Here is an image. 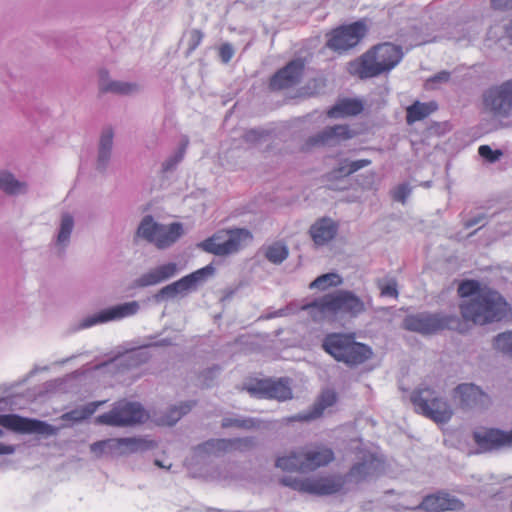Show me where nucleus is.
Here are the masks:
<instances>
[{"mask_svg": "<svg viewBox=\"0 0 512 512\" xmlns=\"http://www.w3.org/2000/svg\"><path fill=\"white\" fill-rule=\"evenodd\" d=\"M383 470L384 461L380 457L371 452H364L345 475L306 478L284 476L280 479V483L301 493L331 495L344 491L348 484L359 485L377 478Z\"/></svg>", "mask_w": 512, "mask_h": 512, "instance_id": "obj_1", "label": "nucleus"}, {"mask_svg": "<svg viewBox=\"0 0 512 512\" xmlns=\"http://www.w3.org/2000/svg\"><path fill=\"white\" fill-rule=\"evenodd\" d=\"M457 292L461 298H469L460 305L462 317L476 325L501 321L509 312V304L498 291L476 280L462 281Z\"/></svg>", "mask_w": 512, "mask_h": 512, "instance_id": "obj_2", "label": "nucleus"}, {"mask_svg": "<svg viewBox=\"0 0 512 512\" xmlns=\"http://www.w3.org/2000/svg\"><path fill=\"white\" fill-rule=\"evenodd\" d=\"M301 309L307 311L314 321L355 318L365 312L363 300L348 290H339L326 294L304 304Z\"/></svg>", "mask_w": 512, "mask_h": 512, "instance_id": "obj_3", "label": "nucleus"}, {"mask_svg": "<svg viewBox=\"0 0 512 512\" xmlns=\"http://www.w3.org/2000/svg\"><path fill=\"white\" fill-rule=\"evenodd\" d=\"M334 459V451L328 445L309 443L298 451L278 457L276 467L284 471L310 472L328 466Z\"/></svg>", "mask_w": 512, "mask_h": 512, "instance_id": "obj_4", "label": "nucleus"}, {"mask_svg": "<svg viewBox=\"0 0 512 512\" xmlns=\"http://www.w3.org/2000/svg\"><path fill=\"white\" fill-rule=\"evenodd\" d=\"M322 347L336 361L343 362L349 367L359 366L371 359L372 349L357 342L353 334L331 333L322 343Z\"/></svg>", "mask_w": 512, "mask_h": 512, "instance_id": "obj_5", "label": "nucleus"}, {"mask_svg": "<svg viewBox=\"0 0 512 512\" xmlns=\"http://www.w3.org/2000/svg\"><path fill=\"white\" fill-rule=\"evenodd\" d=\"M322 347L336 361L343 362L349 367L359 366L371 359L372 349L357 342L353 334L331 333L322 343Z\"/></svg>", "mask_w": 512, "mask_h": 512, "instance_id": "obj_6", "label": "nucleus"}, {"mask_svg": "<svg viewBox=\"0 0 512 512\" xmlns=\"http://www.w3.org/2000/svg\"><path fill=\"white\" fill-rule=\"evenodd\" d=\"M402 47L390 42L378 44L361 58L358 74L361 79L373 78L392 70L402 59Z\"/></svg>", "mask_w": 512, "mask_h": 512, "instance_id": "obj_7", "label": "nucleus"}, {"mask_svg": "<svg viewBox=\"0 0 512 512\" xmlns=\"http://www.w3.org/2000/svg\"><path fill=\"white\" fill-rule=\"evenodd\" d=\"M252 239L253 235L248 229H222L200 242L198 247L216 256H228L239 252Z\"/></svg>", "mask_w": 512, "mask_h": 512, "instance_id": "obj_8", "label": "nucleus"}, {"mask_svg": "<svg viewBox=\"0 0 512 512\" xmlns=\"http://www.w3.org/2000/svg\"><path fill=\"white\" fill-rule=\"evenodd\" d=\"M410 399L415 412L438 424L447 423L453 415L450 405L435 390L428 387L415 389Z\"/></svg>", "mask_w": 512, "mask_h": 512, "instance_id": "obj_9", "label": "nucleus"}, {"mask_svg": "<svg viewBox=\"0 0 512 512\" xmlns=\"http://www.w3.org/2000/svg\"><path fill=\"white\" fill-rule=\"evenodd\" d=\"M184 228L179 222L160 224L153 220V217L145 216L138 229L137 236L154 244L158 249H166L173 245L183 235Z\"/></svg>", "mask_w": 512, "mask_h": 512, "instance_id": "obj_10", "label": "nucleus"}, {"mask_svg": "<svg viewBox=\"0 0 512 512\" xmlns=\"http://www.w3.org/2000/svg\"><path fill=\"white\" fill-rule=\"evenodd\" d=\"M147 414L140 403L126 399L114 403L113 407L95 418V423L111 427H131L141 424Z\"/></svg>", "mask_w": 512, "mask_h": 512, "instance_id": "obj_11", "label": "nucleus"}, {"mask_svg": "<svg viewBox=\"0 0 512 512\" xmlns=\"http://www.w3.org/2000/svg\"><path fill=\"white\" fill-rule=\"evenodd\" d=\"M460 320L455 316H444L440 314L418 313L407 316L403 326L406 330L418 332L423 335H431L446 329L463 332L460 327Z\"/></svg>", "mask_w": 512, "mask_h": 512, "instance_id": "obj_12", "label": "nucleus"}, {"mask_svg": "<svg viewBox=\"0 0 512 512\" xmlns=\"http://www.w3.org/2000/svg\"><path fill=\"white\" fill-rule=\"evenodd\" d=\"M251 396L264 399L286 401L292 398L291 381L289 378L254 379L242 388Z\"/></svg>", "mask_w": 512, "mask_h": 512, "instance_id": "obj_13", "label": "nucleus"}, {"mask_svg": "<svg viewBox=\"0 0 512 512\" xmlns=\"http://www.w3.org/2000/svg\"><path fill=\"white\" fill-rule=\"evenodd\" d=\"M483 104L493 116L507 118L512 112V80L488 89L483 95Z\"/></svg>", "mask_w": 512, "mask_h": 512, "instance_id": "obj_14", "label": "nucleus"}, {"mask_svg": "<svg viewBox=\"0 0 512 512\" xmlns=\"http://www.w3.org/2000/svg\"><path fill=\"white\" fill-rule=\"evenodd\" d=\"M0 426L21 434L55 435L57 433V428L44 421L17 414H0Z\"/></svg>", "mask_w": 512, "mask_h": 512, "instance_id": "obj_15", "label": "nucleus"}, {"mask_svg": "<svg viewBox=\"0 0 512 512\" xmlns=\"http://www.w3.org/2000/svg\"><path fill=\"white\" fill-rule=\"evenodd\" d=\"M356 133L346 124L327 126L316 134L308 137L304 144L305 150L322 147H336L342 142L352 139Z\"/></svg>", "mask_w": 512, "mask_h": 512, "instance_id": "obj_16", "label": "nucleus"}, {"mask_svg": "<svg viewBox=\"0 0 512 512\" xmlns=\"http://www.w3.org/2000/svg\"><path fill=\"white\" fill-rule=\"evenodd\" d=\"M367 27L364 22L356 21L334 29L327 41V47L334 51H346L356 46L366 35Z\"/></svg>", "mask_w": 512, "mask_h": 512, "instance_id": "obj_17", "label": "nucleus"}, {"mask_svg": "<svg viewBox=\"0 0 512 512\" xmlns=\"http://www.w3.org/2000/svg\"><path fill=\"white\" fill-rule=\"evenodd\" d=\"M213 274L214 267L209 264L163 287L160 290V295L172 298L179 294H187L196 290L200 284L204 283Z\"/></svg>", "mask_w": 512, "mask_h": 512, "instance_id": "obj_18", "label": "nucleus"}, {"mask_svg": "<svg viewBox=\"0 0 512 512\" xmlns=\"http://www.w3.org/2000/svg\"><path fill=\"white\" fill-rule=\"evenodd\" d=\"M304 67L302 59L291 60L271 76L269 89L271 91H281L298 85L301 82Z\"/></svg>", "mask_w": 512, "mask_h": 512, "instance_id": "obj_19", "label": "nucleus"}, {"mask_svg": "<svg viewBox=\"0 0 512 512\" xmlns=\"http://www.w3.org/2000/svg\"><path fill=\"white\" fill-rule=\"evenodd\" d=\"M464 508V503L447 492L439 491L426 495L421 503L413 510L425 512L459 511Z\"/></svg>", "mask_w": 512, "mask_h": 512, "instance_id": "obj_20", "label": "nucleus"}, {"mask_svg": "<svg viewBox=\"0 0 512 512\" xmlns=\"http://www.w3.org/2000/svg\"><path fill=\"white\" fill-rule=\"evenodd\" d=\"M473 439L483 451H491L512 446V429L502 431L495 428H484L473 433Z\"/></svg>", "mask_w": 512, "mask_h": 512, "instance_id": "obj_21", "label": "nucleus"}, {"mask_svg": "<svg viewBox=\"0 0 512 512\" xmlns=\"http://www.w3.org/2000/svg\"><path fill=\"white\" fill-rule=\"evenodd\" d=\"M139 310V304L131 301L119 304L100 311L99 313L84 319L82 326L87 328L98 323H105L113 320H119L128 316H132Z\"/></svg>", "mask_w": 512, "mask_h": 512, "instance_id": "obj_22", "label": "nucleus"}, {"mask_svg": "<svg viewBox=\"0 0 512 512\" xmlns=\"http://www.w3.org/2000/svg\"><path fill=\"white\" fill-rule=\"evenodd\" d=\"M339 224L329 217L317 219L309 228V236L317 247L325 246L335 239Z\"/></svg>", "mask_w": 512, "mask_h": 512, "instance_id": "obj_23", "label": "nucleus"}, {"mask_svg": "<svg viewBox=\"0 0 512 512\" xmlns=\"http://www.w3.org/2000/svg\"><path fill=\"white\" fill-rule=\"evenodd\" d=\"M455 397L459 398L462 408L484 407L489 403L488 395L474 384H460L455 389Z\"/></svg>", "mask_w": 512, "mask_h": 512, "instance_id": "obj_24", "label": "nucleus"}, {"mask_svg": "<svg viewBox=\"0 0 512 512\" xmlns=\"http://www.w3.org/2000/svg\"><path fill=\"white\" fill-rule=\"evenodd\" d=\"M99 91L115 95H132L139 92V85L134 82L111 80L106 69L99 71Z\"/></svg>", "mask_w": 512, "mask_h": 512, "instance_id": "obj_25", "label": "nucleus"}, {"mask_svg": "<svg viewBox=\"0 0 512 512\" xmlns=\"http://www.w3.org/2000/svg\"><path fill=\"white\" fill-rule=\"evenodd\" d=\"M107 441V456L120 457L135 453L145 448V442L135 437L110 438Z\"/></svg>", "mask_w": 512, "mask_h": 512, "instance_id": "obj_26", "label": "nucleus"}, {"mask_svg": "<svg viewBox=\"0 0 512 512\" xmlns=\"http://www.w3.org/2000/svg\"><path fill=\"white\" fill-rule=\"evenodd\" d=\"M113 139V129L111 127L104 128L99 138L95 162V169L100 173H104L109 166L112 156Z\"/></svg>", "mask_w": 512, "mask_h": 512, "instance_id": "obj_27", "label": "nucleus"}, {"mask_svg": "<svg viewBox=\"0 0 512 512\" xmlns=\"http://www.w3.org/2000/svg\"><path fill=\"white\" fill-rule=\"evenodd\" d=\"M178 271L176 263L169 262L151 269L135 281L137 287L153 286L173 277Z\"/></svg>", "mask_w": 512, "mask_h": 512, "instance_id": "obj_28", "label": "nucleus"}, {"mask_svg": "<svg viewBox=\"0 0 512 512\" xmlns=\"http://www.w3.org/2000/svg\"><path fill=\"white\" fill-rule=\"evenodd\" d=\"M364 109L363 102L356 98L339 99L328 111L330 118H344L348 116H356Z\"/></svg>", "mask_w": 512, "mask_h": 512, "instance_id": "obj_29", "label": "nucleus"}, {"mask_svg": "<svg viewBox=\"0 0 512 512\" xmlns=\"http://www.w3.org/2000/svg\"><path fill=\"white\" fill-rule=\"evenodd\" d=\"M337 401V394L331 389L322 391L316 402L307 414L299 416L300 420H313L322 416L325 409L333 406Z\"/></svg>", "mask_w": 512, "mask_h": 512, "instance_id": "obj_30", "label": "nucleus"}, {"mask_svg": "<svg viewBox=\"0 0 512 512\" xmlns=\"http://www.w3.org/2000/svg\"><path fill=\"white\" fill-rule=\"evenodd\" d=\"M189 143V137L187 135H182L177 149L162 162V173L167 174L176 170L177 166L183 161L185 157Z\"/></svg>", "mask_w": 512, "mask_h": 512, "instance_id": "obj_31", "label": "nucleus"}, {"mask_svg": "<svg viewBox=\"0 0 512 512\" xmlns=\"http://www.w3.org/2000/svg\"><path fill=\"white\" fill-rule=\"evenodd\" d=\"M211 450L215 451H232V450H245L253 446V441L249 438H236V439H216L206 443Z\"/></svg>", "mask_w": 512, "mask_h": 512, "instance_id": "obj_32", "label": "nucleus"}, {"mask_svg": "<svg viewBox=\"0 0 512 512\" xmlns=\"http://www.w3.org/2000/svg\"><path fill=\"white\" fill-rule=\"evenodd\" d=\"M437 108V103L434 101L428 103L416 101L407 108L406 121L408 124L421 121L428 117L432 112L436 111Z\"/></svg>", "mask_w": 512, "mask_h": 512, "instance_id": "obj_33", "label": "nucleus"}, {"mask_svg": "<svg viewBox=\"0 0 512 512\" xmlns=\"http://www.w3.org/2000/svg\"><path fill=\"white\" fill-rule=\"evenodd\" d=\"M104 403H105V401L90 402L82 408L74 409V410L64 413L61 416V419L64 421H73V422L83 421L84 419H86L89 416H91L92 414H94L96 412V410Z\"/></svg>", "mask_w": 512, "mask_h": 512, "instance_id": "obj_34", "label": "nucleus"}, {"mask_svg": "<svg viewBox=\"0 0 512 512\" xmlns=\"http://www.w3.org/2000/svg\"><path fill=\"white\" fill-rule=\"evenodd\" d=\"M27 189L25 182L19 181L15 176L7 171L0 170V190L2 192H19Z\"/></svg>", "mask_w": 512, "mask_h": 512, "instance_id": "obj_35", "label": "nucleus"}, {"mask_svg": "<svg viewBox=\"0 0 512 512\" xmlns=\"http://www.w3.org/2000/svg\"><path fill=\"white\" fill-rule=\"evenodd\" d=\"M342 284V278L336 273H327L318 276L309 285L310 289L326 290L330 287H337Z\"/></svg>", "mask_w": 512, "mask_h": 512, "instance_id": "obj_36", "label": "nucleus"}, {"mask_svg": "<svg viewBox=\"0 0 512 512\" xmlns=\"http://www.w3.org/2000/svg\"><path fill=\"white\" fill-rule=\"evenodd\" d=\"M288 254V248L280 242L273 243L265 251V257L274 264L282 263L288 257Z\"/></svg>", "mask_w": 512, "mask_h": 512, "instance_id": "obj_37", "label": "nucleus"}, {"mask_svg": "<svg viewBox=\"0 0 512 512\" xmlns=\"http://www.w3.org/2000/svg\"><path fill=\"white\" fill-rule=\"evenodd\" d=\"M204 38V33L200 29H191L183 33L182 39L187 40L188 48L185 52V57H189L196 48L201 44Z\"/></svg>", "mask_w": 512, "mask_h": 512, "instance_id": "obj_38", "label": "nucleus"}, {"mask_svg": "<svg viewBox=\"0 0 512 512\" xmlns=\"http://www.w3.org/2000/svg\"><path fill=\"white\" fill-rule=\"evenodd\" d=\"M74 221L70 214H64L61 219L60 230L57 236V243L59 245H65L70 238L73 230Z\"/></svg>", "mask_w": 512, "mask_h": 512, "instance_id": "obj_39", "label": "nucleus"}, {"mask_svg": "<svg viewBox=\"0 0 512 512\" xmlns=\"http://www.w3.org/2000/svg\"><path fill=\"white\" fill-rule=\"evenodd\" d=\"M192 404L183 403L179 407H173L169 411V415L167 419L163 420V422L167 425L175 424L184 414L188 413L191 410Z\"/></svg>", "mask_w": 512, "mask_h": 512, "instance_id": "obj_40", "label": "nucleus"}, {"mask_svg": "<svg viewBox=\"0 0 512 512\" xmlns=\"http://www.w3.org/2000/svg\"><path fill=\"white\" fill-rule=\"evenodd\" d=\"M494 347L504 353L512 354V331L499 334L494 339Z\"/></svg>", "mask_w": 512, "mask_h": 512, "instance_id": "obj_41", "label": "nucleus"}, {"mask_svg": "<svg viewBox=\"0 0 512 512\" xmlns=\"http://www.w3.org/2000/svg\"><path fill=\"white\" fill-rule=\"evenodd\" d=\"M479 155L487 160L489 163H494L500 159V157L503 155V152L501 150H493L488 145H481L478 149Z\"/></svg>", "mask_w": 512, "mask_h": 512, "instance_id": "obj_42", "label": "nucleus"}, {"mask_svg": "<svg viewBox=\"0 0 512 512\" xmlns=\"http://www.w3.org/2000/svg\"><path fill=\"white\" fill-rule=\"evenodd\" d=\"M255 426V421L252 419H236V418H225L222 422V427H239L250 429Z\"/></svg>", "mask_w": 512, "mask_h": 512, "instance_id": "obj_43", "label": "nucleus"}, {"mask_svg": "<svg viewBox=\"0 0 512 512\" xmlns=\"http://www.w3.org/2000/svg\"><path fill=\"white\" fill-rule=\"evenodd\" d=\"M378 287L381 291L382 296L387 297H397V283L395 280H390L388 282L378 281Z\"/></svg>", "mask_w": 512, "mask_h": 512, "instance_id": "obj_44", "label": "nucleus"}, {"mask_svg": "<svg viewBox=\"0 0 512 512\" xmlns=\"http://www.w3.org/2000/svg\"><path fill=\"white\" fill-rule=\"evenodd\" d=\"M266 135L267 132L262 129H250L244 133L243 139L248 143H256Z\"/></svg>", "mask_w": 512, "mask_h": 512, "instance_id": "obj_45", "label": "nucleus"}, {"mask_svg": "<svg viewBox=\"0 0 512 512\" xmlns=\"http://www.w3.org/2000/svg\"><path fill=\"white\" fill-rule=\"evenodd\" d=\"M107 444L108 443H107L106 439L96 441L90 445V451L92 454H94L98 458H100L102 456H107V450H108Z\"/></svg>", "mask_w": 512, "mask_h": 512, "instance_id": "obj_46", "label": "nucleus"}, {"mask_svg": "<svg viewBox=\"0 0 512 512\" xmlns=\"http://www.w3.org/2000/svg\"><path fill=\"white\" fill-rule=\"evenodd\" d=\"M234 52V48L230 43L222 44L219 49V56L221 61L227 64L232 59Z\"/></svg>", "mask_w": 512, "mask_h": 512, "instance_id": "obj_47", "label": "nucleus"}, {"mask_svg": "<svg viewBox=\"0 0 512 512\" xmlns=\"http://www.w3.org/2000/svg\"><path fill=\"white\" fill-rule=\"evenodd\" d=\"M370 164H371V161L368 159H359V160L350 161L347 165L346 173L347 174L354 173Z\"/></svg>", "mask_w": 512, "mask_h": 512, "instance_id": "obj_48", "label": "nucleus"}, {"mask_svg": "<svg viewBox=\"0 0 512 512\" xmlns=\"http://www.w3.org/2000/svg\"><path fill=\"white\" fill-rule=\"evenodd\" d=\"M451 74L448 71H441L428 79L429 83H446L450 80Z\"/></svg>", "mask_w": 512, "mask_h": 512, "instance_id": "obj_49", "label": "nucleus"}, {"mask_svg": "<svg viewBox=\"0 0 512 512\" xmlns=\"http://www.w3.org/2000/svg\"><path fill=\"white\" fill-rule=\"evenodd\" d=\"M491 7L495 10H510L512 9V0H491Z\"/></svg>", "mask_w": 512, "mask_h": 512, "instance_id": "obj_50", "label": "nucleus"}, {"mask_svg": "<svg viewBox=\"0 0 512 512\" xmlns=\"http://www.w3.org/2000/svg\"><path fill=\"white\" fill-rule=\"evenodd\" d=\"M14 452V447L0 443V455L11 454Z\"/></svg>", "mask_w": 512, "mask_h": 512, "instance_id": "obj_51", "label": "nucleus"}, {"mask_svg": "<svg viewBox=\"0 0 512 512\" xmlns=\"http://www.w3.org/2000/svg\"><path fill=\"white\" fill-rule=\"evenodd\" d=\"M483 218H484L483 216H480V217L474 218V219H472V220H469V221H467V222L465 223V226H466L467 228H470V227H472V226H474V225H477V224H478V223H479Z\"/></svg>", "mask_w": 512, "mask_h": 512, "instance_id": "obj_52", "label": "nucleus"}, {"mask_svg": "<svg viewBox=\"0 0 512 512\" xmlns=\"http://www.w3.org/2000/svg\"><path fill=\"white\" fill-rule=\"evenodd\" d=\"M409 187L407 184H401L398 186L397 188V191L396 192H400V193H403V192H409Z\"/></svg>", "mask_w": 512, "mask_h": 512, "instance_id": "obj_53", "label": "nucleus"}, {"mask_svg": "<svg viewBox=\"0 0 512 512\" xmlns=\"http://www.w3.org/2000/svg\"><path fill=\"white\" fill-rule=\"evenodd\" d=\"M405 196H406V194H402V193L395 194V201H400V202L404 203Z\"/></svg>", "mask_w": 512, "mask_h": 512, "instance_id": "obj_54", "label": "nucleus"}, {"mask_svg": "<svg viewBox=\"0 0 512 512\" xmlns=\"http://www.w3.org/2000/svg\"><path fill=\"white\" fill-rule=\"evenodd\" d=\"M507 34L509 35L510 38H512V21L507 27Z\"/></svg>", "mask_w": 512, "mask_h": 512, "instance_id": "obj_55", "label": "nucleus"}, {"mask_svg": "<svg viewBox=\"0 0 512 512\" xmlns=\"http://www.w3.org/2000/svg\"><path fill=\"white\" fill-rule=\"evenodd\" d=\"M2 435H3V432H2V430L0 429V436H2Z\"/></svg>", "mask_w": 512, "mask_h": 512, "instance_id": "obj_56", "label": "nucleus"}]
</instances>
